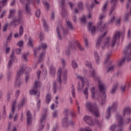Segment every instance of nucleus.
<instances>
[{"mask_svg": "<svg viewBox=\"0 0 131 131\" xmlns=\"http://www.w3.org/2000/svg\"><path fill=\"white\" fill-rule=\"evenodd\" d=\"M117 103L114 102L112 106L108 108L107 110V115L106 116V118H107V119L110 117V113L114 112V111L117 109Z\"/></svg>", "mask_w": 131, "mask_h": 131, "instance_id": "11", "label": "nucleus"}, {"mask_svg": "<svg viewBox=\"0 0 131 131\" xmlns=\"http://www.w3.org/2000/svg\"><path fill=\"white\" fill-rule=\"evenodd\" d=\"M116 119H117L118 123L116 124L113 125L110 129L111 131H122V129H121V127L123 125V121H122V117L121 116L118 114L116 116Z\"/></svg>", "mask_w": 131, "mask_h": 131, "instance_id": "8", "label": "nucleus"}, {"mask_svg": "<svg viewBox=\"0 0 131 131\" xmlns=\"http://www.w3.org/2000/svg\"><path fill=\"white\" fill-rule=\"evenodd\" d=\"M78 8L79 10L82 9V8H83V7L82 6V3L79 2L78 3Z\"/></svg>", "mask_w": 131, "mask_h": 131, "instance_id": "44", "label": "nucleus"}, {"mask_svg": "<svg viewBox=\"0 0 131 131\" xmlns=\"http://www.w3.org/2000/svg\"><path fill=\"white\" fill-rule=\"evenodd\" d=\"M77 79H79V80L81 81V83L79 82L77 86L78 91H82L84 86H85V88L83 91V94L85 98L88 99V96L89 95V89H90L92 99H97V95H96L95 87L92 86V85H90L89 81H86V79L84 78L82 76L77 75Z\"/></svg>", "mask_w": 131, "mask_h": 131, "instance_id": "1", "label": "nucleus"}, {"mask_svg": "<svg viewBox=\"0 0 131 131\" xmlns=\"http://www.w3.org/2000/svg\"><path fill=\"white\" fill-rule=\"evenodd\" d=\"M47 114L42 115L40 119V121L39 122V125L37 126V131H41L43 129V127H45V123H46V121L47 120Z\"/></svg>", "mask_w": 131, "mask_h": 131, "instance_id": "9", "label": "nucleus"}, {"mask_svg": "<svg viewBox=\"0 0 131 131\" xmlns=\"http://www.w3.org/2000/svg\"><path fill=\"white\" fill-rule=\"evenodd\" d=\"M56 72V70L55 69V68L54 67L52 66L50 68V73L51 74V75H54Z\"/></svg>", "mask_w": 131, "mask_h": 131, "instance_id": "30", "label": "nucleus"}, {"mask_svg": "<svg viewBox=\"0 0 131 131\" xmlns=\"http://www.w3.org/2000/svg\"><path fill=\"white\" fill-rule=\"evenodd\" d=\"M131 43L124 50V54L125 55V57L124 58H123L121 60H120L118 62V66H121L122 65V63L125 60L127 61L131 60Z\"/></svg>", "mask_w": 131, "mask_h": 131, "instance_id": "6", "label": "nucleus"}, {"mask_svg": "<svg viewBox=\"0 0 131 131\" xmlns=\"http://www.w3.org/2000/svg\"><path fill=\"white\" fill-rule=\"evenodd\" d=\"M32 42H33L32 39H31V38H29V41L28 42V46L29 47H31V48H32V47H33V46L32 45Z\"/></svg>", "mask_w": 131, "mask_h": 131, "instance_id": "34", "label": "nucleus"}, {"mask_svg": "<svg viewBox=\"0 0 131 131\" xmlns=\"http://www.w3.org/2000/svg\"><path fill=\"white\" fill-rule=\"evenodd\" d=\"M22 74H23V69H20L17 71L15 77V84L17 86L20 85L21 83H22V81H21V79H20V77Z\"/></svg>", "mask_w": 131, "mask_h": 131, "instance_id": "12", "label": "nucleus"}, {"mask_svg": "<svg viewBox=\"0 0 131 131\" xmlns=\"http://www.w3.org/2000/svg\"><path fill=\"white\" fill-rule=\"evenodd\" d=\"M24 32V30L23 27L20 26L19 28V34L16 33L13 35L14 38H18V37H21L23 35V33Z\"/></svg>", "mask_w": 131, "mask_h": 131, "instance_id": "16", "label": "nucleus"}, {"mask_svg": "<svg viewBox=\"0 0 131 131\" xmlns=\"http://www.w3.org/2000/svg\"><path fill=\"white\" fill-rule=\"evenodd\" d=\"M84 41L85 47H86V48H89V47H90V43H89L88 39L86 38H84Z\"/></svg>", "mask_w": 131, "mask_h": 131, "instance_id": "39", "label": "nucleus"}, {"mask_svg": "<svg viewBox=\"0 0 131 131\" xmlns=\"http://www.w3.org/2000/svg\"><path fill=\"white\" fill-rule=\"evenodd\" d=\"M57 112H55L53 113V117H57Z\"/></svg>", "mask_w": 131, "mask_h": 131, "instance_id": "63", "label": "nucleus"}, {"mask_svg": "<svg viewBox=\"0 0 131 131\" xmlns=\"http://www.w3.org/2000/svg\"><path fill=\"white\" fill-rule=\"evenodd\" d=\"M16 45L17 46H18V47H19L20 48H21V47H23V45H24V42L21 40L17 42Z\"/></svg>", "mask_w": 131, "mask_h": 131, "instance_id": "37", "label": "nucleus"}, {"mask_svg": "<svg viewBox=\"0 0 131 131\" xmlns=\"http://www.w3.org/2000/svg\"><path fill=\"white\" fill-rule=\"evenodd\" d=\"M85 66H86V67H89V68H92V64H91V62L88 61L85 62Z\"/></svg>", "mask_w": 131, "mask_h": 131, "instance_id": "46", "label": "nucleus"}, {"mask_svg": "<svg viewBox=\"0 0 131 131\" xmlns=\"http://www.w3.org/2000/svg\"><path fill=\"white\" fill-rule=\"evenodd\" d=\"M25 103H26V99L25 98L23 99L21 102L18 105L17 108L19 110L21 108V107H23L24 105H25Z\"/></svg>", "mask_w": 131, "mask_h": 131, "instance_id": "25", "label": "nucleus"}, {"mask_svg": "<svg viewBox=\"0 0 131 131\" xmlns=\"http://www.w3.org/2000/svg\"><path fill=\"white\" fill-rule=\"evenodd\" d=\"M6 52L7 54H8V53H10V47L6 48Z\"/></svg>", "mask_w": 131, "mask_h": 131, "instance_id": "60", "label": "nucleus"}, {"mask_svg": "<svg viewBox=\"0 0 131 131\" xmlns=\"http://www.w3.org/2000/svg\"><path fill=\"white\" fill-rule=\"evenodd\" d=\"M77 47L80 51H83V47L80 44L77 43Z\"/></svg>", "mask_w": 131, "mask_h": 131, "instance_id": "41", "label": "nucleus"}, {"mask_svg": "<svg viewBox=\"0 0 131 131\" xmlns=\"http://www.w3.org/2000/svg\"><path fill=\"white\" fill-rule=\"evenodd\" d=\"M123 116H128L130 115V108L125 107L122 113Z\"/></svg>", "mask_w": 131, "mask_h": 131, "instance_id": "20", "label": "nucleus"}, {"mask_svg": "<svg viewBox=\"0 0 131 131\" xmlns=\"http://www.w3.org/2000/svg\"><path fill=\"white\" fill-rule=\"evenodd\" d=\"M8 3V0H3L2 1L0 2V6L1 7H5L7 3Z\"/></svg>", "mask_w": 131, "mask_h": 131, "instance_id": "32", "label": "nucleus"}, {"mask_svg": "<svg viewBox=\"0 0 131 131\" xmlns=\"http://www.w3.org/2000/svg\"><path fill=\"white\" fill-rule=\"evenodd\" d=\"M35 15L36 17H39V16H40V11L39 10H37L35 12Z\"/></svg>", "mask_w": 131, "mask_h": 131, "instance_id": "49", "label": "nucleus"}, {"mask_svg": "<svg viewBox=\"0 0 131 131\" xmlns=\"http://www.w3.org/2000/svg\"><path fill=\"white\" fill-rule=\"evenodd\" d=\"M129 3L127 5V10H129V12L127 13L125 16H124V20L125 21H127V18L129 17H130L131 16V3H130V0H128Z\"/></svg>", "mask_w": 131, "mask_h": 131, "instance_id": "15", "label": "nucleus"}, {"mask_svg": "<svg viewBox=\"0 0 131 131\" xmlns=\"http://www.w3.org/2000/svg\"><path fill=\"white\" fill-rule=\"evenodd\" d=\"M39 107H40V101H38L37 103V109L39 110Z\"/></svg>", "mask_w": 131, "mask_h": 131, "instance_id": "53", "label": "nucleus"}, {"mask_svg": "<svg viewBox=\"0 0 131 131\" xmlns=\"http://www.w3.org/2000/svg\"><path fill=\"white\" fill-rule=\"evenodd\" d=\"M81 21L82 23H84L85 22V16H83L81 18Z\"/></svg>", "mask_w": 131, "mask_h": 131, "instance_id": "54", "label": "nucleus"}, {"mask_svg": "<svg viewBox=\"0 0 131 131\" xmlns=\"http://www.w3.org/2000/svg\"><path fill=\"white\" fill-rule=\"evenodd\" d=\"M26 12L27 14H29L30 13V8L29 7V5L26 4Z\"/></svg>", "mask_w": 131, "mask_h": 131, "instance_id": "36", "label": "nucleus"}, {"mask_svg": "<svg viewBox=\"0 0 131 131\" xmlns=\"http://www.w3.org/2000/svg\"><path fill=\"white\" fill-rule=\"evenodd\" d=\"M39 50H40V47L34 51V56H35V57H36L37 52H38V51H39Z\"/></svg>", "mask_w": 131, "mask_h": 131, "instance_id": "48", "label": "nucleus"}, {"mask_svg": "<svg viewBox=\"0 0 131 131\" xmlns=\"http://www.w3.org/2000/svg\"><path fill=\"white\" fill-rule=\"evenodd\" d=\"M51 94H47L46 96V103H47L48 104V103H50V101H51Z\"/></svg>", "mask_w": 131, "mask_h": 131, "instance_id": "29", "label": "nucleus"}, {"mask_svg": "<svg viewBox=\"0 0 131 131\" xmlns=\"http://www.w3.org/2000/svg\"><path fill=\"white\" fill-rule=\"evenodd\" d=\"M62 124L63 126L66 127V126H68V125H71V126H73V125H74V123L72 121L69 122L68 119L67 118V117H66L62 119Z\"/></svg>", "mask_w": 131, "mask_h": 131, "instance_id": "14", "label": "nucleus"}, {"mask_svg": "<svg viewBox=\"0 0 131 131\" xmlns=\"http://www.w3.org/2000/svg\"><path fill=\"white\" fill-rule=\"evenodd\" d=\"M103 18H105V15H100L99 20H100V21L99 23V25L102 26V27L100 28V31H101V32H103V34L101 35V37H100L97 40V41L96 45V48L97 49H100V45L101 44V42L102 41V38H103V37H104L106 33H108V29L106 28L105 25V24L102 25L101 20L102 19H103Z\"/></svg>", "mask_w": 131, "mask_h": 131, "instance_id": "4", "label": "nucleus"}, {"mask_svg": "<svg viewBox=\"0 0 131 131\" xmlns=\"http://www.w3.org/2000/svg\"><path fill=\"white\" fill-rule=\"evenodd\" d=\"M72 66L73 68H76L77 67V64H76V62L75 61H73L72 62Z\"/></svg>", "mask_w": 131, "mask_h": 131, "instance_id": "40", "label": "nucleus"}, {"mask_svg": "<svg viewBox=\"0 0 131 131\" xmlns=\"http://www.w3.org/2000/svg\"><path fill=\"white\" fill-rule=\"evenodd\" d=\"M45 56V52L41 54L39 56V58L41 59V58Z\"/></svg>", "mask_w": 131, "mask_h": 131, "instance_id": "62", "label": "nucleus"}, {"mask_svg": "<svg viewBox=\"0 0 131 131\" xmlns=\"http://www.w3.org/2000/svg\"><path fill=\"white\" fill-rule=\"evenodd\" d=\"M94 57L96 60V62L97 64H99V61L100 59L99 58V56L98 55V53L97 52H95L94 54Z\"/></svg>", "mask_w": 131, "mask_h": 131, "instance_id": "31", "label": "nucleus"}, {"mask_svg": "<svg viewBox=\"0 0 131 131\" xmlns=\"http://www.w3.org/2000/svg\"><path fill=\"white\" fill-rule=\"evenodd\" d=\"M15 13H16V11L15 10H11L10 11L9 15L8 16L9 19L10 18H12L14 15H15Z\"/></svg>", "mask_w": 131, "mask_h": 131, "instance_id": "27", "label": "nucleus"}, {"mask_svg": "<svg viewBox=\"0 0 131 131\" xmlns=\"http://www.w3.org/2000/svg\"><path fill=\"white\" fill-rule=\"evenodd\" d=\"M27 56H28V54H24L22 56V58L24 61H27Z\"/></svg>", "mask_w": 131, "mask_h": 131, "instance_id": "43", "label": "nucleus"}, {"mask_svg": "<svg viewBox=\"0 0 131 131\" xmlns=\"http://www.w3.org/2000/svg\"><path fill=\"white\" fill-rule=\"evenodd\" d=\"M8 28V24H6L5 25V26L3 27V31L4 32L7 31V29Z\"/></svg>", "mask_w": 131, "mask_h": 131, "instance_id": "52", "label": "nucleus"}, {"mask_svg": "<svg viewBox=\"0 0 131 131\" xmlns=\"http://www.w3.org/2000/svg\"><path fill=\"white\" fill-rule=\"evenodd\" d=\"M117 88H118V85L117 84L113 86V88L111 91L112 94H114V93H115V91H116V90H117Z\"/></svg>", "mask_w": 131, "mask_h": 131, "instance_id": "33", "label": "nucleus"}, {"mask_svg": "<svg viewBox=\"0 0 131 131\" xmlns=\"http://www.w3.org/2000/svg\"><path fill=\"white\" fill-rule=\"evenodd\" d=\"M56 80L59 84L62 83H65L67 81V71L65 72H62V69L59 68L57 72V77Z\"/></svg>", "mask_w": 131, "mask_h": 131, "instance_id": "7", "label": "nucleus"}, {"mask_svg": "<svg viewBox=\"0 0 131 131\" xmlns=\"http://www.w3.org/2000/svg\"><path fill=\"white\" fill-rule=\"evenodd\" d=\"M83 121H85V122H86V123L89 124V125H90V126H94L95 124H99V123H100L99 121H95V122H94V121H93V118H91V117L90 116H84Z\"/></svg>", "mask_w": 131, "mask_h": 131, "instance_id": "10", "label": "nucleus"}, {"mask_svg": "<svg viewBox=\"0 0 131 131\" xmlns=\"http://www.w3.org/2000/svg\"><path fill=\"white\" fill-rule=\"evenodd\" d=\"M71 93H72V97H73V98H74V97H75V92L74 91V88L73 87V86H72V87Z\"/></svg>", "mask_w": 131, "mask_h": 131, "instance_id": "45", "label": "nucleus"}, {"mask_svg": "<svg viewBox=\"0 0 131 131\" xmlns=\"http://www.w3.org/2000/svg\"><path fill=\"white\" fill-rule=\"evenodd\" d=\"M129 37H131V28L128 31V38H129Z\"/></svg>", "mask_w": 131, "mask_h": 131, "instance_id": "55", "label": "nucleus"}, {"mask_svg": "<svg viewBox=\"0 0 131 131\" xmlns=\"http://www.w3.org/2000/svg\"><path fill=\"white\" fill-rule=\"evenodd\" d=\"M40 47L41 49H42V50H45V49H47V44L46 43L41 44Z\"/></svg>", "mask_w": 131, "mask_h": 131, "instance_id": "47", "label": "nucleus"}, {"mask_svg": "<svg viewBox=\"0 0 131 131\" xmlns=\"http://www.w3.org/2000/svg\"><path fill=\"white\" fill-rule=\"evenodd\" d=\"M42 74H43L44 76L47 75V69H44L43 72H42Z\"/></svg>", "mask_w": 131, "mask_h": 131, "instance_id": "56", "label": "nucleus"}, {"mask_svg": "<svg viewBox=\"0 0 131 131\" xmlns=\"http://www.w3.org/2000/svg\"><path fill=\"white\" fill-rule=\"evenodd\" d=\"M15 5V0H13L11 3V6L12 7V6H14Z\"/></svg>", "mask_w": 131, "mask_h": 131, "instance_id": "64", "label": "nucleus"}, {"mask_svg": "<svg viewBox=\"0 0 131 131\" xmlns=\"http://www.w3.org/2000/svg\"><path fill=\"white\" fill-rule=\"evenodd\" d=\"M43 5L45 6V8H46V10H49V8H50V6L49 5V4L48 3H43Z\"/></svg>", "mask_w": 131, "mask_h": 131, "instance_id": "50", "label": "nucleus"}, {"mask_svg": "<svg viewBox=\"0 0 131 131\" xmlns=\"http://www.w3.org/2000/svg\"><path fill=\"white\" fill-rule=\"evenodd\" d=\"M85 107L86 110L91 112L92 114L95 115L96 117L99 116V110L98 109V106L96 104L91 103L90 102H86Z\"/></svg>", "mask_w": 131, "mask_h": 131, "instance_id": "5", "label": "nucleus"}, {"mask_svg": "<svg viewBox=\"0 0 131 131\" xmlns=\"http://www.w3.org/2000/svg\"><path fill=\"white\" fill-rule=\"evenodd\" d=\"M59 6L61 9H63L65 6V0H60Z\"/></svg>", "mask_w": 131, "mask_h": 131, "instance_id": "28", "label": "nucleus"}, {"mask_svg": "<svg viewBox=\"0 0 131 131\" xmlns=\"http://www.w3.org/2000/svg\"><path fill=\"white\" fill-rule=\"evenodd\" d=\"M16 107V100H14L12 101V107H11V114L9 115V118L11 119L12 118V116L13 114H14V113L15 112V107Z\"/></svg>", "mask_w": 131, "mask_h": 131, "instance_id": "21", "label": "nucleus"}, {"mask_svg": "<svg viewBox=\"0 0 131 131\" xmlns=\"http://www.w3.org/2000/svg\"><path fill=\"white\" fill-rule=\"evenodd\" d=\"M113 70H114V66H112L107 70V72H112Z\"/></svg>", "mask_w": 131, "mask_h": 131, "instance_id": "42", "label": "nucleus"}, {"mask_svg": "<svg viewBox=\"0 0 131 131\" xmlns=\"http://www.w3.org/2000/svg\"><path fill=\"white\" fill-rule=\"evenodd\" d=\"M66 22L69 29H70L71 30H73V27L72 26V24H71L70 21H69L68 19H67Z\"/></svg>", "mask_w": 131, "mask_h": 131, "instance_id": "26", "label": "nucleus"}, {"mask_svg": "<svg viewBox=\"0 0 131 131\" xmlns=\"http://www.w3.org/2000/svg\"><path fill=\"white\" fill-rule=\"evenodd\" d=\"M60 30L61 31H62V30L63 31L64 33H65V30H64V29H63V28L61 26H59L57 28L56 32H57L58 36L59 39H61V36H60Z\"/></svg>", "mask_w": 131, "mask_h": 131, "instance_id": "22", "label": "nucleus"}, {"mask_svg": "<svg viewBox=\"0 0 131 131\" xmlns=\"http://www.w3.org/2000/svg\"><path fill=\"white\" fill-rule=\"evenodd\" d=\"M114 20H115V17H114V16H112L111 19V23H113Z\"/></svg>", "mask_w": 131, "mask_h": 131, "instance_id": "61", "label": "nucleus"}, {"mask_svg": "<svg viewBox=\"0 0 131 131\" xmlns=\"http://www.w3.org/2000/svg\"><path fill=\"white\" fill-rule=\"evenodd\" d=\"M120 35H121L120 32H116L115 33L112 41H110V37L106 38L101 45V49L105 50V49L113 48L115 46L116 41L119 39Z\"/></svg>", "mask_w": 131, "mask_h": 131, "instance_id": "3", "label": "nucleus"}, {"mask_svg": "<svg viewBox=\"0 0 131 131\" xmlns=\"http://www.w3.org/2000/svg\"><path fill=\"white\" fill-rule=\"evenodd\" d=\"M129 86H131V83L129 82H126L124 86L121 88V92H124V91H125V89H127V87L129 88Z\"/></svg>", "mask_w": 131, "mask_h": 131, "instance_id": "23", "label": "nucleus"}, {"mask_svg": "<svg viewBox=\"0 0 131 131\" xmlns=\"http://www.w3.org/2000/svg\"><path fill=\"white\" fill-rule=\"evenodd\" d=\"M57 83L56 82H54L53 83V90L54 94H56V90H57Z\"/></svg>", "mask_w": 131, "mask_h": 131, "instance_id": "35", "label": "nucleus"}, {"mask_svg": "<svg viewBox=\"0 0 131 131\" xmlns=\"http://www.w3.org/2000/svg\"><path fill=\"white\" fill-rule=\"evenodd\" d=\"M88 76L90 77H92L95 80H97L98 81V86L99 90L101 92V100L100 101L101 105H105V102H106V94L105 93V91H106V86L100 79L97 75H96V73H95V71L94 70H91L88 73Z\"/></svg>", "mask_w": 131, "mask_h": 131, "instance_id": "2", "label": "nucleus"}, {"mask_svg": "<svg viewBox=\"0 0 131 131\" xmlns=\"http://www.w3.org/2000/svg\"><path fill=\"white\" fill-rule=\"evenodd\" d=\"M16 53L17 54V55H19L21 53V49H17L16 50Z\"/></svg>", "mask_w": 131, "mask_h": 131, "instance_id": "57", "label": "nucleus"}, {"mask_svg": "<svg viewBox=\"0 0 131 131\" xmlns=\"http://www.w3.org/2000/svg\"><path fill=\"white\" fill-rule=\"evenodd\" d=\"M107 11V3H105L102 7V12L105 13Z\"/></svg>", "mask_w": 131, "mask_h": 131, "instance_id": "38", "label": "nucleus"}, {"mask_svg": "<svg viewBox=\"0 0 131 131\" xmlns=\"http://www.w3.org/2000/svg\"><path fill=\"white\" fill-rule=\"evenodd\" d=\"M14 55H15V53L13 52L10 55L11 60H10L8 62V68H10L11 66H12V64H13V58H14Z\"/></svg>", "mask_w": 131, "mask_h": 131, "instance_id": "24", "label": "nucleus"}, {"mask_svg": "<svg viewBox=\"0 0 131 131\" xmlns=\"http://www.w3.org/2000/svg\"><path fill=\"white\" fill-rule=\"evenodd\" d=\"M40 86V82L35 81L34 83V89L30 91V94L31 95H37V96H39V92H38L35 89H37V88H39Z\"/></svg>", "mask_w": 131, "mask_h": 131, "instance_id": "13", "label": "nucleus"}, {"mask_svg": "<svg viewBox=\"0 0 131 131\" xmlns=\"http://www.w3.org/2000/svg\"><path fill=\"white\" fill-rule=\"evenodd\" d=\"M27 116L28 125H30V124H31V122H32V116H31V113L30 111H28L27 112Z\"/></svg>", "mask_w": 131, "mask_h": 131, "instance_id": "19", "label": "nucleus"}, {"mask_svg": "<svg viewBox=\"0 0 131 131\" xmlns=\"http://www.w3.org/2000/svg\"><path fill=\"white\" fill-rule=\"evenodd\" d=\"M120 21H121V18H119L117 20H116L117 25H119L120 24Z\"/></svg>", "mask_w": 131, "mask_h": 131, "instance_id": "59", "label": "nucleus"}, {"mask_svg": "<svg viewBox=\"0 0 131 131\" xmlns=\"http://www.w3.org/2000/svg\"><path fill=\"white\" fill-rule=\"evenodd\" d=\"M42 23L43 27L46 29H47L48 28V25H47V23L46 22V20H45V19L42 20Z\"/></svg>", "mask_w": 131, "mask_h": 131, "instance_id": "51", "label": "nucleus"}, {"mask_svg": "<svg viewBox=\"0 0 131 131\" xmlns=\"http://www.w3.org/2000/svg\"><path fill=\"white\" fill-rule=\"evenodd\" d=\"M23 23H24L23 19L20 17L17 20H13L11 23V25H14V27H15L17 25H19V24H23Z\"/></svg>", "mask_w": 131, "mask_h": 131, "instance_id": "17", "label": "nucleus"}, {"mask_svg": "<svg viewBox=\"0 0 131 131\" xmlns=\"http://www.w3.org/2000/svg\"><path fill=\"white\" fill-rule=\"evenodd\" d=\"M88 28L89 30L91 31L92 34H95V33L96 32V28L94 26H93V23H89L88 25Z\"/></svg>", "mask_w": 131, "mask_h": 131, "instance_id": "18", "label": "nucleus"}, {"mask_svg": "<svg viewBox=\"0 0 131 131\" xmlns=\"http://www.w3.org/2000/svg\"><path fill=\"white\" fill-rule=\"evenodd\" d=\"M7 13V11L6 10H4L2 12V14L1 15V18H3V17H4L5 14H6Z\"/></svg>", "mask_w": 131, "mask_h": 131, "instance_id": "58", "label": "nucleus"}]
</instances>
